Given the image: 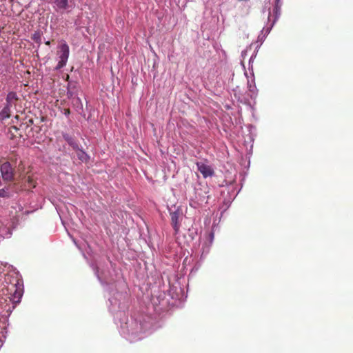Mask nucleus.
<instances>
[{
  "instance_id": "nucleus-3",
  "label": "nucleus",
  "mask_w": 353,
  "mask_h": 353,
  "mask_svg": "<svg viewBox=\"0 0 353 353\" xmlns=\"http://www.w3.org/2000/svg\"><path fill=\"white\" fill-rule=\"evenodd\" d=\"M70 54V48L68 45L65 41H61L57 47L56 53V60L58 63L55 67V70H58L63 68L68 60Z\"/></svg>"
},
{
  "instance_id": "nucleus-31",
  "label": "nucleus",
  "mask_w": 353,
  "mask_h": 353,
  "mask_svg": "<svg viewBox=\"0 0 353 353\" xmlns=\"http://www.w3.org/2000/svg\"><path fill=\"white\" fill-rule=\"evenodd\" d=\"M9 2H12L14 0H8Z\"/></svg>"
},
{
  "instance_id": "nucleus-15",
  "label": "nucleus",
  "mask_w": 353,
  "mask_h": 353,
  "mask_svg": "<svg viewBox=\"0 0 353 353\" xmlns=\"http://www.w3.org/2000/svg\"><path fill=\"white\" fill-rule=\"evenodd\" d=\"M10 196V193L8 188L0 189V197L9 198Z\"/></svg>"
},
{
  "instance_id": "nucleus-10",
  "label": "nucleus",
  "mask_w": 353,
  "mask_h": 353,
  "mask_svg": "<svg viewBox=\"0 0 353 353\" xmlns=\"http://www.w3.org/2000/svg\"><path fill=\"white\" fill-rule=\"evenodd\" d=\"M15 222H0V236L9 238L12 234V230L15 227Z\"/></svg>"
},
{
  "instance_id": "nucleus-7",
  "label": "nucleus",
  "mask_w": 353,
  "mask_h": 353,
  "mask_svg": "<svg viewBox=\"0 0 353 353\" xmlns=\"http://www.w3.org/2000/svg\"><path fill=\"white\" fill-rule=\"evenodd\" d=\"M72 1L70 0H52L53 9L57 12L63 13L68 12L70 9L72 8Z\"/></svg>"
},
{
  "instance_id": "nucleus-14",
  "label": "nucleus",
  "mask_w": 353,
  "mask_h": 353,
  "mask_svg": "<svg viewBox=\"0 0 353 353\" xmlns=\"http://www.w3.org/2000/svg\"><path fill=\"white\" fill-rule=\"evenodd\" d=\"M63 139L68 143V144L70 145H71L74 148H77V147H78L77 143H76V141L74 140V139L72 137H70L68 134H64L63 135Z\"/></svg>"
},
{
  "instance_id": "nucleus-5",
  "label": "nucleus",
  "mask_w": 353,
  "mask_h": 353,
  "mask_svg": "<svg viewBox=\"0 0 353 353\" xmlns=\"http://www.w3.org/2000/svg\"><path fill=\"white\" fill-rule=\"evenodd\" d=\"M124 298V294L117 292L116 295L114 294L112 297L109 299V301L110 303V305L109 307L110 310L112 312H118L117 315L119 316L120 317L122 315H125L120 311V309L123 308V307H121V300L123 299Z\"/></svg>"
},
{
  "instance_id": "nucleus-6",
  "label": "nucleus",
  "mask_w": 353,
  "mask_h": 353,
  "mask_svg": "<svg viewBox=\"0 0 353 353\" xmlns=\"http://www.w3.org/2000/svg\"><path fill=\"white\" fill-rule=\"evenodd\" d=\"M217 226V224L214 223L212 225V231L209 233L208 239L205 241H201V258L205 257L210 252L211 245L214 241V229Z\"/></svg>"
},
{
  "instance_id": "nucleus-1",
  "label": "nucleus",
  "mask_w": 353,
  "mask_h": 353,
  "mask_svg": "<svg viewBox=\"0 0 353 353\" xmlns=\"http://www.w3.org/2000/svg\"><path fill=\"white\" fill-rule=\"evenodd\" d=\"M121 334L130 343L138 341L144 336L143 325L133 318H126V321L121 322Z\"/></svg>"
},
{
  "instance_id": "nucleus-12",
  "label": "nucleus",
  "mask_w": 353,
  "mask_h": 353,
  "mask_svg": "<svg viewBox=\"0 0 353 353\" xmlns=\"http://www.w3.org/2000/svg\"><path fill=\"white\" fill-rule=\"evenodd\" d=\"M12 105L6 104L0 112V117L2 119H8L10 116V108Z\"/></svg>"
},
{
  "instance_id": "nucleus-9",
  "label": "nucleus",
  "mask_w": 353,
  "mask_h": 353,
  "mask_svg": "<svg viewBox=\"0 0 353 353\" xmlns=\"http://www.w3.org/2000/svg\"><path fill=\"white\" fill-rule=\"evenodd\" d=\"M198 170L201 172L204 178L211 176L214 174V170L208 164L207 161H201L196 163Z\"/></svg>"
},
{
  "instance_id": "nucleus-26",
  "label": "nucleus",
  "mask_w": 353,
  "mask_h": 353,
  "mask_svg": "<svg viewBox=\"0 0 353 353\" xmlns=\"http://www.w3.org/2000/svg\"><path fill=\"white\" fill-rule=\"evenodd\" d=\"M271 12L270 10V8L268 9V23L271 21Z\"/></svg>"
},
{
  "instance_id": "nucleus-25",
  "label": "nucleus",
  "mask_w": 353,
  "mask_h": 353,
  "mask_svg": "<svg viewBox=\"0 0 353 353\" xmlns=\"http://www.w3.org/2000/svg\"><path fill=\"white\" fill-rule=\"evenodd\" d=\"M70 113V111L69 109H65L64 110V114L65 116H67V117L69 116Z\"/></svg>"
},
{
  "instance_id": "nucleus-11",
  "label": "nucleus",
  "mask_w": 353,
  "mask_h": 353,
  "mask_svg": "<svg viewBox=\"0 0 353 353\" xmlns=\"http://www.w3.org/2000/svg\"><path fill=\"white\" fill-rule=\"evenodd\" d=\"M18 96L15 92L11 91L9 92L6 97V104L10 105H14L15 102L18 100Z\"/></svg>"
},
{
  "instance_id": "nucleus-27",
  "label": "nucleus",
  "mask_w": 353,
  "mask_h": 353,
  "mask_svg": "<svg viewBox=\"0 0 353 353\" xmlns=\"http://www.w3.org/2000/svg\"><path fill=\"white\" fill-rule=\"evenodd\" d=\"M72 240H73L74 243H75V245L77 246V248H78L79 249H81V248H80V247L77 245V243L76 241H75L74 239H73Z\"/></svg>"
},
{
  "instance_id": "nucleus-19",
  "label": "nucleus",
  "mask_w": 353,
  "mask_h": 353,
  "mask_svg": "<svg viewBox=\"0 0 353 353\" xmlns=\"http://www.w3.org/2000/svg\"><path fill=\"white\" fill-rule=\"evenodd\" d=\"M181 223V222H173L172 227H173V228H174V230L176 233L179 232Z\"/></svg>"
},
{
  "instance_id": "nucleus-29",
  "label": "nucleus",
  "mask_w": 353,
  "mask_h": 353,
  "mask_svg": "<svg viewBox=\"0 0 353 353\" xmlns=\"http://www.w3.org/2000/svg\"><path fill=\"white\" fill-rule=\"evenodd\" d=\"M175 216H172V221H174Z\"/></svg>"
},
{
  "instance_id": "nucleus-16",
  "label": "nucleus",
  "mask_w": 353,
  "mask_h": 353,
  "mask_svg": "<svg viewBox=\"0 0 353 353\" xmlns=\"http://www.w3.org/2000/svg\"><path fill=\"white\" fill-rule=\"evenodd\" d=\"M32 39L34 41H35L36 43L40 44L41 43V34L39 32H34L33 34H32Z\"/></svg>"
},
{
  "instance_id": "nucleus-30",
  "label": "nucleus",
  "mask_w": 353,
  "mask_h": 353,
  "mask_svg": "<svg viewBox=\"0 0 353 353\" xmlns=\"http://www.w3.org/2000/svg\"><path fill=\"white\" fill-rule=\"evenodd\" d=\"M9 276H8V278L6 279V282H8V280L9 279Z\"/></svg>"
},
{
  "instance_id": "nucleus-22",
  "label": "nucleus",
  "mask_w": 353,
  "mask_h": 353,
  "mask_svg": "<svg viewBox=\"0 0 353 353\" xmlns=\"http://www.w3.org/2000/svg\"><path fill=\"white\" fill-rule=\"evenodd\" d=\"M27 181L28 183L30 184V185H31L32 188H34L35 187V185L33 184V179H32L31 176H28V179H27Z\"/></svg>"
},
{
  "instance_id": "nucleus-24",
  "label": "nucleus",
  "mask_w": 353,
  "mask_h": 353,
  "mask_svg": "<svg viewBox=\"0 0 353 353\" xmlns=\"http://www.w3.org/2000/svg\"><path fill=\"white\" fill-rule=\"evenodd\" d=\"M255 57H256V54H252V55L251 56V57L250 58V60H249V63H250V64L251 63H252V62H253V60H254V59L255 58Z\"/></svg>"
},
{
  "instance_id": "nucleus-2",
  "label": "nucleus",
  "mask_w": 353,
  "mask_h": 353,
  "mask_svg": "<svg viewBox=\"0 0 353 353\" xmlns=\"http://www.w3.org/2000/svg\"><path fill=\"white\" fill-rule=\"evenodd\" d=\"M15 277L13 282L10 281L8 286L7 291L10 294V301L12 303L14 309L17 304L20 303L21 299L23 295V282L19 278V274L15 273Z\"/></svg>"
},
{
  "instance_id": "nucleus-28",
  "label": "nucleus",
  "mask_w": 353,
  "mask_h": 353,
  "mask_svg": "<svg viewBox=\"0 0 353 353\" xmlns=\"http://www.w3.org/2000/svg\"><path fill=\"white\" fill-rule=\"evenodd\" d=\"M50 42L49 41H46V45H50Z\"/></svg>"
},
{
  "instance_id": "nucleus-17",
  "label": "nucleus",
  "mask_w": 353,
  "mask_h": 353,
  "mask_svg": "<svg viewBox=\"0 0 353 353\" xmlns=\"http://www.w3.org/2000/svg\"><path fill=\"white\" fill-rule=\"evenodd\" d=\"M6 331H2L1 334L0 336V347H2L4 340L6 339Z\"/></svg>"
},
{
  "instance_id": "nucleus-21",
  "label": "nucleus",
  "mask_w": 353,
  "mask_h": 353,
  "mask_svg": "<svg viewBox=\"0 0 353 353\" xmlns=\"http://www.w3.org/2000/svg\"><path fill=\"white\" fill-rule=\"evenodd\" d=\"M93 269H94V272H95L96 276H97V278L99 279V280L102 283V281H101V276H100V274H99V272L98 269H97V268H94V267H93Z\"/></svg>"
},
{
  "instance_id": "nucleus-18",
  "label": "nucleus",
  "mask_w": 353,
  "mask_h": 353,
  "mask_svg": "<svg viewBox=\"0 0 353 353\" xmlns=\"http://www.w3.org/2000/svg\"><path fill=\"white\" fill-rule=\"evenodd\" d=\"M248 88H249V91L250 92H252V94L253 95H256V88L255 86V85H249L248 86Z\"/></svg>"
},
{
  "instance_id": "nucleus-13",
  "label": "nucleus",
  "mask_w": 353,
  "mask_h": 353,
  "mask_svg": "<svg viewBox=\"0 0 353 353\" xmlns=\"http://www.w3.org/2000/svg\"><path fill=\"white\" fill-rule=\"evenodd\" d=\"M77 155L79 160L82 162H87L89 159V156L82 150L77 148Z\"/></svg>"
},
{
  "instance_id": "nucleus-20",
  "label": "nucleus",
  "mask_w": 353,
  "mask_h": 353,
  "mask_svg": "<svg viewBox=\"0 0 353 353\" xmlns=\"http://www.w3.org/2000/svg\"><path fill=\"white\" fill-rule=\"evenodd\" d=\"M251 49V47H248L245 50H243L242 52H241V57L242 58L244 59L245 58V57L247 56V54H248V51L250 50Z\"/></svg>"
},
{
  "instance_id": "nucleus-4",
  "label": "nucleus",
  "mask_w": 353,
  "mask_h": 353,
  "mask_svg": "<svg viewBox=\"0 0 353 353\" xmlns=\"http://www.w3.org/2000/svg\"><path fill=\"white\" fill-rule=\"evenodd\" d=\"M281 0H275L274 6L273 8L274 19L270 25L267 24L266 27H264L263 28V30H261V34H263L265 32V34L263 37H261V35L259 36V39L260 40H263L265 37L270 33L274 23L279 19L281 14Z\"/></svg>"
},
{
  "instance_id": "nucleus-8",
  "label": "nucleus",
  "mask_w": 353,
  "mask_h": 353,
  "mask_svg": "<svg viewBox=\"0 0 353 353\" xmlns=\"http://www.w3.org/2000/svg\"><path fill=\"white\" fill-rule=\"evenodd\" d=\"M2 178L6 181H12L14 179V169L9 162H5L1 165Z\"/></svg>"
},
{
  "instance_id": "nucleus-23",
  "label": "nucleus",
  "mask_w": 353,
  "mask_h": 353,
  "mask_svg": "<svg viewBox=\"0 0 353 353\" xmlns=\"http://www.w3.org/2000/svg\"><path fill=\"white\" fill-rule=\"evenodd\" d=\"M62 223V225H63V227L65 228V230H67V227L69 226V223L70 222H65V221H63L61 222Z\"/></svg>"
}]
</instances>
